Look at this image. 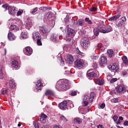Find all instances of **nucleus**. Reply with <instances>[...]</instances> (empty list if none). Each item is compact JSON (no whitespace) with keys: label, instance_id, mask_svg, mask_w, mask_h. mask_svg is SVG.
I'll return each instance as SVG.
<instances>
[{"label":"nucleus","instance_id":"obj_15","mask_svg":"<svg viewBox=\"0 0 128 128\" xmlns=\"http://www.w3.org/2000/svg\"><path fill=\"white\" fill-rule=\"evenodd\" d=\"M12 68H14V70H18V61L14 60H12Z\"/></svg>","mask_w":128,"mask_h":128},{"label":"nucleus","instance_id":"obj_61","mask_svg":"<svg viewBox=\"0 0 128 128\" xmlns=\"http://www.w3.org/2000/svg\"><path fill=\"white\" fill-rule=\"evenodd\" d=\"M70 108H74V104L72 103H70Z\"/></svg>","mask_w":128,"mask_h":128},{"label":"nucleus","instance_id":"obj_49","mask_svg":"<svg viewBox=\"0 0 128 128\" xmlns=\"http://www.w3.org/2000/svg\"><path fill=\"white\" fill-rule=\"evenodd\" d=\"M92 58L94 60H98V56H92Z\"/></svg>","mask_w":128,"mask_h":128},{"label":"nucleus","instance_id":"obj_39","mask_svg":"<svg viewBox=\"0 0 128 128\" xmlns=\"http://www.w3.org/2000/svg\"><path fill=\"white\" fill-rule=\"evenodd\" d=\"M82 104L83 106H88V100H86V101L84 100L82 102Z\"/></svg>","mask_w":128,"mask_h":128},{"label":"nucleus","instance_id":"obj_2","mask_svg":"<svg viewBox=\"0 0 128 128\" xmlns=\"http://www.w3.org/2000/svg\"><path fill=\"white\" fill-rule=\"evenodd\" d=\"M81 46L83 48H88L90 46V40L87 38H84L81 40Z\"/></svg>","mask_w":128,"mask_h":128},{"label":"nucleus","instance_id":"obj_35","mask_svg":"<svg viewBox=\"0 0 128 128\" xmlns=\"http://www.w3.org/2000/svg\"><path fill=\"white\" fill-rule=\"evenodd\" d=\"M28 38V35L26 34V32H22L21 33L20 38Z\"/></svg>","mask_w":128,"mask_h":128},{"label":"nucleus","instance_id":"obj_14","mask_svg":"<svg viewBox=\"0 0 128 128\" xmlns=\"http://www.w3.org/2000/svg\"><path fill=\"white\" fill-rule=\"evenodd\" d=\"M46 118H48L46 115L44 114H42L41 117L40 118V122H41L42 124H46Z\"/></svg>","mask_w":128,"mask_h":128},{"label":"nucleus","instance_id":"obj_62","mask_svg":"<svg viewBox=\"0 0 128 128\" xmlns=\"http://www.w3.org/2000/svg\"><path fill=\"white\" fill-rule=\"evenodd\" d=\"M119 120H124V118H122V116H120L119 117Z\"/></svg>","mask_w":128,"mask_h":128},{"label":"nucleus","instance_id":"obj_50","mask_svg":"<svg viewBox=\"0 0 128 128\" xmlns=\"http://www.w3.org/2000/svg\"><path fill=\"white\" fill-rule=\"evenodd\" d=\"M78 92L76 91H74L71 92V96H76Z\"/></svg>","mask_w":128,"mask_h":128},{"label":"nucleus","instance_id":"obj_54","mask_svg":"<svg viewBox=\"0 0 128 128\" xmlns=\"http://www.w3.org/2000/svg\"><path fill=\"white\" fill-rule=\"evenodd\" d=\"M60 66H64V61H63L62 59L60 60Z\"/></svg>","mask_w":128,"mask_h":128},{"label":"nucleus","instance_id":"obj_37","mask_svg":"<svg viewBox=\"0 0 128 128\" xmlns=\"http://www.w3.org/2000/svg\"><path fill=\"white\" fill-rule=\"evenodd\" d=\"M38 8L36 7L32 10L30 13L32 14H34L35 12H38Z\"/></svg>","mask_w":128,"mask_h":128},{"label":"nucleus","instance_id":"obj_34","mask_svg":"<svg viewBox=\"0 0 128 128\" xmlns=\"http://www.w3.org/2000/svg\"><path fill=\"white\" fill-rule=\"evenodd\" d=\"M76 52H77L78 54H80L82 56H84V54L80 51L78 48H76Z\"/></svg>","mask_w":128,"mask_h":128},{"label":"nucleus","instance_id":"obj_4","mask_svg":"<svg viewBox=\"0 0 128 128\" xmlns=\"http://www.w3.org/2000/svg\"><path fill=\"white\" fill-rule=\"evenodd\" d=\"M74 66L76 68H82L84 66V60L82 59H78L74 62Z\"/></svg>","mask_w":128,"mask_h":128},{"label":"nucleus","instance_id":"obj_30","mask_svg":"<svg viewBox=\"0 0 128 128\" xmlns=\"http://www.w3.org/2000/svg\"><path fill=\"white\" fill-rule=\"evenodd\" d=\"M94 35L98 36L100 34V29L98 28H94Z\"/></svg>","mask_w":128,"mask_h":128},{"label":"nucleus","instance_id":"obj_13","mask_svg":"<svg viewBox=\"0 0 128 128\" xmlns=\"http://www.w3.org/2000/svg\"><path fill=\"white\" fill-rule=\"evenodd\" d=\"M66 62L68 64H72V62H74V56L70 54L68 55Z\"/></svg>","mask_w":128,"mask_h":128},{"label":"nucleus","instance_id":"obj_6","mask_svg":"<svg viewBox=\"0 0 128 128\" xmlns=\"http://www.w3.org/2000/svg\"><path fill=\"white\" fill-rule=\"evenodd\" d=\"M40 30L44 34H48L50 32V30L48 28V26H44L40 27Z\"/></svg>","mask_w":128,"mask_h":128},{"label":"nucleus","instance_id":"obj_45","mask_svg":"<svg viewBox=\"0 0 128 128\" xmlns=\"http://www.w3.org/2000/svg\"><path fill=\"white\" fill-rule=\"evenodd\" d=\"M36 40L37 41L38 46H42V41H40V39H38Z\"/></svg>","mask_w":128,"mask_h":128},{"label":"nucleus","instance_id":"obj_48","mask_svg":"<svg viewBox=\"0 0 128 128\" xmlns=\"http://www.w3.org/2000/svg\"><path fill=\"white\" fill-rule=\"evenodd\" d=\"M112 102H118V98H114L113 99H112Z\"/></svg>","mask_w":128,"mask_h":128},{"label":"nucleus","instance_id":"obj_55","mask_svg":"<svg viewBox=\"0 0 128 128\" xmlns=\"http://www.w3.org/2000/svg\"><path fill=\"white\" fill-rule=\"evenodd\" d=\"M104 106H106V104L104 103L100 105V108H104Z\"/></svg>","mask_w":128,"mask_h":128},{"label":"nucleus","instance_id":"obj_59","mask_svg":"<svg viewBox=\"0 0 128 128\" xmlns=\"http://www.w3.org/2000/svg\"><path fill=\"white\" fill-rule=\"evenodd\" d=\"M54 128H62V127H60V125H56L54 126Z\"/></svg>","mask_w":128,"mask_h":128},{"label":"nucleus","instance_id":"obj_64","mask_svg":"<svg viewBox=\"0 0 128 128\" xmlns=\"http://www.w3.org/2000/svg\"><path fill=\"white\" fill-rule=\"evenodd\" d=\"M2 68H4L2 66H0V70H1L0 72H2Z\"/></svg>","mask_w":128,"mask_h":128},{"label":"nucleus","instance_id":"obj_57","mask_svg":"<svg viewBox=\"0 0 128 128\" xmlns=\"http://www.w3.org/2000/svg\"><path fill=\"white\" fill-rule=\"evenodd\" d=\"M98 128H104V126L102 125V124H99L98 126Z\"/></svg>","mask_w":128,"mask_h":128},{"label":"nucleus","instance_id":"obj_60","mask_svg":"<svg viewBox=\"0 0 128 128\" xmlns=\"http://www.w3.org/2000/svg\"><path fill=\"white\" fill-rule=\"evenodd\" d=\"M124 126H128V121H126L124 123Z\"/></svg>","mask_w":128,"mask_h":128},{"label":"nucleus","instance_id":"obj_51","mask_svg":"<svg viewBox=\"0 0 128 128\" xmlns=\"http://www.w3.org/2000/svg\"><path fill=\"white\" fill-rule=\"evenodd\" d=\"M94 96H96V94H94V92H92L90 93V98H94Z\"/></svg>","mask_w":128,"mask_h":128},{"label":"nucleus","instance_id":"obj_17","mask_svg":"<svg viewBox=\"0 0 128 128\" xmlns=\"http://www.w3.org/2000/svg\"><path fill=\"white\" fill-rule=\"evenodd\" d=\"M108 68L111 70H115V72L118 70V67L116 64H111L108 66Z\"/></svg>","mask_w":128,"mask_h":128},{"label":"nucleus","instance_id":"obj_63","mask_svg":"<svg viewBox=\"0 0 128 128\" xmlns=\"http://www.w3.org/2000/svg\"><path fill=\"white\" fill-rule=\"evenodd\" d=\"M66 42H72V40L70 39V38H68V39L66 40Z\"/></svg>","mask_w":128,"mask_h":128},{"label":"nucleus","instance_id":"obj_56","mask_svg":"<svg viewBox=\"0 0 128 128\" xmlns=\"http://www.w3.org/2000/svg\"><path fill=\"white\" fill-rule=\"evenodd\" d=\"M94 100V98H92V97H90L88 98V100H89L90 102H92Z\"/></svg>","mask_w":128,"mask_h":128},{"label":"nucleus","instance_id":"obj_8","mask_svg":"<svg viewBox=\"0 0 128 128\" xmlns=\"http://www.w3.org/2000/svg\"><path fill=\"white\" fill-rule=\"evenodd\" d=\"M32 26V20L30 18H28L27 19V22L26 24V28L28 30H30Z\"/></svg>","mask_w":128,"mask_h":128},{"label":"nucleus","instance_id":"obj_10","mask_svg":"<svg viewBox=\"0 0 128 128\" xmlns=\"http://www.w3.org/2000/svg\"><path fill=\"white\" fill-rule=\"evenodd\" d=\"M32 38L34 40H40V34L38 32H34L32 34Z\"/></svg>","mask_w":128,"mask_h":128},{"label":"nucleus","instance_id":"obj_38","mask_svg":"<svg viewBox=\"0 0 128 128\" xmlns=\"http://www.w3.org/2000/svg\"><path fill=\"white\" fill-rule=\"evenodd\" d=\"M90 12H96L98 10V8L96 7H91L89 8Z\"/></svg>","mask_w":128,"mask_h":128},{"label":"nucleus","instance_id":"obj_43","mask_svg":"<svg viewBox=\"0 0 128 128\" xmlns=\"http://www.w3.org/2000/svg\"><path fill=\"white\" fill-rule=\"evenodd\" d=\"M2 8H6V10H8V8L10 6H8V4H6L2 6Z\"/></svg>","mask_w":128,"mask_h":128},{"label":"nucleus","instance_id":"obj_42","mask_svg":"<svg viewBox=\"0 0 128 128\" xmlns=\"http://www.w3.org/2000/svg\"><path fill=\"white\" fill-rule=\"evenodd\" d=\"M34 126L35 128H40V124L36 123V122H34Z\"/></svg>","mask_w":128,"mask_h":128},{"label":"nucleus","instance_id":"obj_46","mask_svg":"<svg viewBox=\"0 0 128 128\" xmlns=\"http://www.w3.org/2000/svg\"><path fill=\"white\" fill-rule=\"evenodd\" d=\"M117 80H118V78H113L110 80V84H113V82H116Z\"/></svg>","mask_w":128,"mask_h":128},{"label":"nucleus","instance_id":"obj_40","mask_svg":"<svg viewBox=\"0 0 128 128\" xmlns=\"http://www.w3.org/2000/svg\"><path fill=\"white\" fill-rule=\"evenodd\" d=\"M60 120H63V122H68V119H66V118L64 116L60 117Z\"/></svg>","mask_w":128,"mask_h":128},{"label":"nucleus","instance_id":"obj_20","mask_svg":"<svg viewBox=\"0 0 128 128\" xmlns=\"http://www.w3.org/2000/svg\"><path fill=\"white\" fill-rule=\"evenodd\" d=\"M8 38L9 40H16V36H14L12 32H9L8 34Z\"/></svg>","mask_w":128,"mask_h":128},{"label":"nucleus","instance_id":"obj_41","mask_svg":"<svg viewBox=\"0 0 128 128\" xmlns=\"http://www.w3.org/2000/svg\"><path fill=\"white\" fill-rule=\"evenodd\" d=\"M23 12H24V10H22L18 11L16 14L17 16H21V14H22Z\"/></svg>","mask_w":128,"mask_h":128},{"label":"nucleus","instance_id":"obj_5","mask_svg":"<svg viewBox=\"0 0 128 128\" xmlns=\"http://www.w3.org/2000/svg\"><path fill=\"white\" fill-rule=\"evenodd\" d=\"M68 88H70V84H68V80L63 81L60 86V88L62 90H66Z\"/></svg>","mask_w":128,"mask_h":128},{"label":"nucleus","instance_id":"obj_21","mask_svg":"<svg viewBox=\"0 0 128 128\" xmlns=\"http://www.w3.org/2000/svg\"><path fill=\"white\" fill-rule=\"evenodd\" d=\"M120 18V14H118L111 17L110 18H109V20L110 22H112V20H118Z\"/></svg>","mask_w":128,"mask_h":128},{"label":"nucleus","instance_id":"obj_7","mask_svg":"<svg viewBox=\"0 0 128 128\" xmlns=\"http://www.w3.org/2000/svg\"><path fill=\"white\" fill-rule=\"evenodd\" d=\"M106 57L104 56V55L101 56V58L99 62L100 66H102L104 64H106Z\"/></svg>","mask_w":128,"mask_h":128},{"label":"nucleus","instance_id":"obj_24","mask_svg":"<svg viewBox=\"0 0 128 128\" xmlns=\"http://www.w3.org/2000/svg\"><path fill=\"white\" fill-rule=\"evenodd\" d=\"M16 82H14V80H11L9 81V86L11 88H14L16 86Z\"/></svg>","mask_w":128,"mask_h":128},{"label":"nucleus","instance_id":"obj_36","mask_svg":"<svg viewBox=\"0 0 128 128\" xmlns=\"http://www.w3.org/2000/svg\"><path fill=\"white\" fill-rule=\"evenodd\" d=\"M120 21L123 24H126V16H123L120 19Z\"/></svg>","mask_w":128,"mask_h":128},{"label":"nucleus","instance_id":"obj_52","mask_svg":"<svg viewBox=\"0 0 128 128\" xmlns=\"http://www.w3.org/2000/svg\"><path fill=\"white\" fill-rule=\"evenodd\" d=\"M113 120H114V122H116L117 120H118V116H113Z\"/></svg>","mask_w":128,"mask_h":128},{"label":"nucleus","instance_id":"obj_53","mask_svg":"<svg viewBox=\"0 0 128 128\" xmlns=\"http://www.w3.org/2000/svg\"><path fill=\"white\" fill-rule=\"evenodd\" d=\"M46 10V7L44 6V7H40V10Z\"/></svg>","mask_w":128,"mask_h":128},{"label":"nucleus","instance_id":"obj_47","mask_svg":"<svg viewBox=\"0 0 128 128\" xmlns=\"http://www.w3.org/2000/svg\"><path fill=\"white\" fill-rule=\"evenodd\" d=\"M4 78V74H2V72H0V79L2 80Z\"/></svg>","mask_w":128,"mask_h":128},{"label":"nucleus","instance_id":"obj_19","mask_svg":"<svg viewBox=\"0 0 128 128\" xmlns=\"http://www.w3.org/2000/svg\"><path fill=\"white\" fill-rule=\"evenodd\" d=\"M36 86L38 87L36 88L37 92H38V90H40V87L42 86V80H38L36 83Z\"/></svg>","mask_w":128,"mask_h":128},{"label":"nucleus","instance_id":"obj_58","mask_svg":"<svg viewBox=\"0 0 128 128\" xmlns=\"http://www.w3.org/2000/svg\"><path fill=\"white\" fill-rule=\"evenodd\" d=\"M122 76H126V71H124V72H122Z\"/></svg>","mask_w":128,"mask_h":128},{"label":"nucleus","instance_id":"obj_28","mask_svg":"<svg viewBox=\"0 0 128 128\" xmlns=\"http://www.w3.org/2000/svg\"><path fill=\"white\" fill-rule=\"evenodd\" d=\"M87 74L89 78H94V76H96V74L94 72H88Z\"/></svg>","mask_w":128,"mask_h":128},{"label":"nucleus","instance_id":"obj_22","mask_svg":"<svg viewBox=\"0 0 128 128\" xmlns=\"http://www.w3.org/2000/svg\"><path fill=\"white\" fill-rule=\"evenodd\" d=\"M59 38L58 36L56 34H53L51 36V40H52V42H56L58 40Z\"/></svg>","mask_w":128,"mask_h":128},{"label":"nucleus","instance_id":"obj_9","mask_svg":"<svg viewBox=\"0 0 128 128\" xmlns=\"http://www.w3.org/2000/svg\"><path fill=\"white\" fill-rule=\"evenodd\" d=\"M66 106H68V102L64 101L59 104V108L60 110H64L66 108Z\"/></svg>","mask_w":128,"mask_h":128},{"label":"nucleus","instance_id":"obj_26","mask_svg":"<svg viewBox=\"0 0 128 128\" xmlns=\"http://www.w3.org/2000/svg\"><path fill=\"white\" fill-rule=\"evenodd\" d=\"M124 22L119 21V22L116 23V26L118 27V28H122V26H124Z\"/></svg>","mask_w":128,"mask_h":128},{"label":"nucleus","instance_id":"obj_1","mask_svg":"<svg viewBox=\"0 0 128 128\" xmlns=\"http://www.w3.org/2000/svg\"><path fill=\"white\" fill-rule=\"evenodd\" d=\"M99 28L100 32H102V34H106L107 32H110L112 30V26H108L106 28V26H104V24L100 26Z\"/></svg>","mask_w":128,"mask_h":128},{"label":"nucleus","instance_id":"obj_18","mask_svg":"<svg viewBox=\"0 0 128 128\" xmlns=\"http://www.w3.org/2000/svg\"><path fill=\"white\" fill-rule=\"evenodd\" d=\"M68 34L69 36H74V30H72V28H68Z\"/></svg>","mask_w":128,"mask_h":128},{"label":"nucleus","instance_id":"obj_25","mask_svg":"<svg viewBox=\"0 0 128 128\" xmlns=\"http://www.w3.org/2000/svg\"><path fill=\"white\" fill-rule=\"evenodd\" d=\"M107 52L110 58H112V56H114V50H108Z\"/></svg>","mask_w":128,"mask_h":128},{"label":"nucleus","instance_id":"obj_27","mask_svg":"<svg viewBox=\"0 0 128 128\" xmlns=\"http://www.w3.org/2000/svg\"><path fill=\"white\" fill-rule=\"evenodd\" d=\"M10 30H14V32H17V30H18V26L16 25H12L10 26Z\"/></svg>","mask_w":128,"mask_h":128},{"label":"nucleus","instance_id":"obj_12","mask_svg":"<svg viewBox=\"0 0 128 128\" xmlns=\"http://www.w3.org/2000/svg\"><path fill=\"white\" fill-rule=\"evenodd\" d=\"M45 95L48 96V98H50V96H54V92L52 90H46L45 92Z\"/></svg>","mask_w":128,"mask_h":128},{"label":"nucleus","instance_id":"obj_3","mask_svg":"<svg viewBox=\"0 0 128 128\" xmlns=\"http://www.w3.org/2000/svg\"><path fill=\"white\" fill-rule=\"evenodd\" d=\"M117 92L118 94H124L126 92V88L122 84H120L116 88Z\"/></svg>","mask_w":128,"mask_h":128},{"label":"nucleus","instance_id":"obj_44","mask_svg":"<svg viewBox=\"0 0 128 128\" xmlns=\"http://www.w3.org/2000/svg\"><path fill=\"white\" fill-rule=\"evenodd\" d=\"M88 98L89 96L88 95H84L83 97V100H88Z\"/></svg>","mask_w":128,"mask_h":128},{"label":"nucleus","instance_id":"obj_11","mask_svg":"<svg viewBox=\"0 0 128 128\" xmlns=\"http://www.w3.org/2000/svg\"><path fill=\"white\" fill-rule=\"evenodd\" d=\"M8 10L10 14H16V7L12 6H9Z\"/></svg>","mask_w":128,"mask_h":128},{"label":"nucleus","instance_id":"obj_33","mask_svg":"<svg viewBox=\"0 0 128 128\" xmlns=\"http://www.w3.org/2000/svg\"><path fill=\"white\" fill-rule=\"evenodd\" d=\"M78 24L79 26H84V20L80 19L78 20Z\"/></svg>","mask_w":128,"mask_h":128},{"label":"nucleus","instance_id":"obj_31","mask_svg":"<svg viewBox=\"0 0 128 128\" xmlns=\"http://www.w3.org/2000/svg\"><path fill=\"white\" fill-rule=\"evenodd\" d=\"M74 122L75 124H81V122H82V120L80 118H76L74 120Z\"/></svg>","mask_w":128,"mask_h":128},{"label":"nucleus","instance_id":"obj_16","mask_svg":"<svg viewBox=\"0 0 128 128\" xmlns=\"http://www.w3.org/2000/svg\"><path fill=\"white\" fill-rule=\"evenodd\" d=\"M26 54V56H30L32 54V49L30 46H27L25 48Z\"/></svg>","mask_w":128,"mask_h":128},{"label":"nucleus","instance_id":"obj_29","mask_svg":"<svg viewBox=\"0 0 128 128\" xmlns=\"http://www.w3.org/2000/svg\"><path fill=\"white\" fill-rule=\"evenodd\" d=\"M96 82L98 84L99 86H102V84H104V80L102 79L98 78L96 80Z\"/></svg>","mask_w":128,"mask_h":128},{"label":"nucleus","instance_id":"obj_32","mask_svg":"<svg viewBox=\"0 0 128 128\" xmlns=\"http://www.w3.org/2000/svg\"><path fill=\"white\" fill-rule=\"evenodd\" d=\"M122 60L125 64H128V58H126V56H124L122 57Z\"/></svg>","mask_w":128,"mask_h":128},{"label":"nucleus","instance_id":"obj_23","mask_svg":"<svg viewBox=\"0 0 128 128\" xmlns=\"http://www.w3.org/2000/svg\"><path fill=\"white\" fill-rule=\"evenodd\" d=\"M97 50H100L101 52H104V50H106V48L102 46V44H97V47H96Z\"/></svg>","mask_w":128,"mask_h":128}]
</instances>
